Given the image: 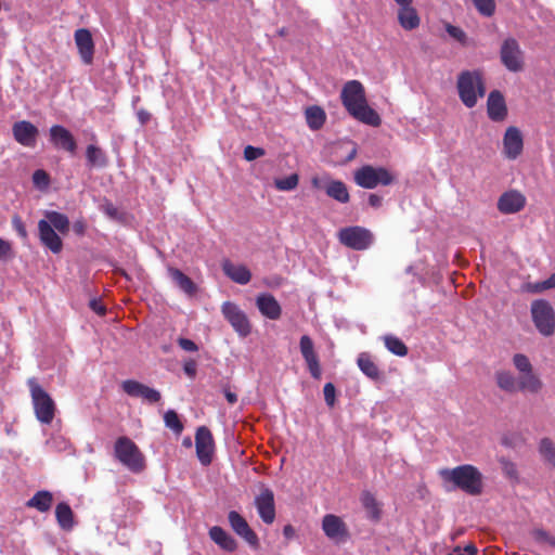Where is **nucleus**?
<instances>
[{
	"label": "nucleus",
	"instance_id": "338daca9",
	"mask_svg": "<svg viewBox=\"0 0 555 555\" xmlns=\"http://www.w3.org/2000/svg\"><path fill=\"white\" fill-rule=\"evenodd\" d=\"M311 183L317 189L322 188L321 180L318 177H313Z\"/></svg>",
	"mask_w": 555,
	"mask_h": 555
},
{
	"label": "nucleus",
	"instance_id": "f3484780",
	"mask_svg": "<svg viewBox=\"0 0 555 555\" xmlns=\"http://www.w3.org/2000/svg\"><path fill=\"white\" fill-rule=\"evenodd\" d=\"M74 39L82 63L91 65L94 57V41L91 31L87 28H78L74 34Z\"/></svg>",
	"mask_w": 555,
	"mask_h": 555
},
{
	"label": "nucleus",
	"instance_id": "2f4dec72",
	"mask_svg": "<svg viewBox=\"0 0 555 555\" xmlns=\"http://www.w3.org/2000/svg\"><path fill=\"white\" fill-rule=\"evenodd\" d=\"M357 364L361 372L373 380L380 378V371L372 357L367 352H361L358 356Z\"/></svg>",
	"mask_w": 555,
	"mask_h": 555
},
{
	"label": "nucleus",
	"instance_id": "f257e3e1",
	"mask_svg": "<svg viewBox=\"0 0 555 555\" xmlns=\"http://www.w3.org/2000/svg\"><path fill=\"white\" fill-rule=\"evenodd\" d=\"M340 99L347 112L357 120L378 127L382 118L378 113L369 106L363 85L359 80H349L343 87Z\"/></svg>",
	"mask_w": 555,
	"mask_h": 555
},
{
	"label": "nucleus",
	"instance_id": "c756f323",
	"mask_svg": "<svg viewBox=\"0 0 555 555\" xmlns=\"http://www.w3.org/2000/svg\"><path fill=\"white\" fill-rule=\"evenodd\" d=\"M168 274L175 284L186 295L193 296L197 292L196 284L180 269L169 267Z\"/></svg>",
	"mask_w": 555,
	"mask_h": 555
},
{
	"label": "nucleus",
	"instance_id": "f8f14e48",
	"mask_svg": "<svg viewBox=\"0 0 555 555\" xmlns=\"http://www.w3.org/2000/svg\"><path fill=\"white\" fill-rule=\"evenodd\" d=\"M195 448L201 464L208 466L212 461L215 441L211 431L206 426L197 428L195 434Z\"/></svg>",
	"mask_w": 555,
	"mask_h": 555
},
{
	"label": "nucleus",
	"instance_id": "bb28decb",
	"mask_svg": "<svg viewBox=\"0 0 555 555\" xmlns=\"http://www.w3.org/2000/svg\"><path fill=\"white\" fill-rule=\"evenodd\" d=\"M223 273L233 282L245 285L251 280V273L246 266L234 264L229 259L222 261Z\"/></svg>",
	"mask_w": 555,
	"mask_h": 555
},
{
	"label": "nucleus",
	"instance_id": "e2e57ef3",
	"mask_svg": "<svg viewBox=\"0 0 555 555\" xmlns=\"http://www.w3.org/2000/svg\"><path fill=\"white\" fill-rule=\"evenodd\" d=\"M283 534L285 538L291 539L295 534V529L292 525H286L283 528Z\"/></svg>",
	"mask_w": 555,
	"mask_h": 555
},
{
	"label": "nucleus",
	"instance_id": "09e8293b",
	"mask_svg": "<svg viewBox=\"0 0 555 555\" xmlns=\"http://www.w3.org/2000/svg\"><path fill=\"white\" fill-rule=\"evenodd\" d=\"M446 30L452 38L460 42H464L466 39V34L460 27L447 24Z\"/></svg>",
	"mask_w": 555,
	"mask_h": 555
},
{
	"label": "nucleus",
	"instance_id": "052dcab7",
	"mask_svg": "<svg viewBox=\"0 0 555 555\" xmlns=\"http://www.w3.org/2000/svg\"><path fill=\"white\" fill-rule=\"evenodd\" d=\"M137 115L141 125L146 124L151 118V114L145 109H140Z\"/></svg>",
	"mask_w": 555,
	"mask_h": 555
},
{
	"label": "nucleus",
	"instance_id": "774afa93",
	"mask_svg": "<svg viewBox=\"0 0 555 555\" xmlns=\"http://www.w3.org/2000/svg\"><path fill=\"white\" fill-rule=\"evenodd\" d=\"M452 552L454 555H466V554H464L463 550L459 546L455 547Z\"/></svg>",
	"mask_w": 555,
	"mask_h": 555
},
{
	"label": "nucleus",
	"instance_id": "5701e85b",
	"mask_svg": "<svg viewBox=\"0 0 555 555\" xmlns=\"http://www.w3.org/2000/svg\"><path fill=\"white\" fill-rule=\"evenodd\" d=\"M526 204V197L518 191L512 190L503 193L498 201V209L502 214H516Z\"/></svg>",
	"mask_w": 555,
	"mask_h": 555
},
{
	"label": "nucleus",
	"instance_id": "9d476101",
	"mask_svg": "<svg viewBox=\"0 0 555 555\" xmlns=\"http://www.w3.org/2000/svg\"><path fill=\"white\" fill-rule=\"evenodd\" d=\"M500 57L502 64L509 72L518 73L524 69V52L516 39L507 38L503 41L500 50Z\"/></svg>",
	"mask_w": 555,
	"mask_h": 555
},
{
	"label": "nucleus",
	"instance_id": "58836bf2",
	"mask_svg": "<svg viewBox=\"0 0 555 555\" xmlns=\"http://www.w3.org/2000/svg\"><path fill=\"white\" fill-rule=\"evenodd\" d=\"M384 343L386 348L393 354L398 357H404L408 354V347L405 344L393 335L384 336Z\"/></svg>",
	"mask_w": 555,
	"mask_h": 555
},
{
	"label": "nucleus",
	"instance_id": "13d9d810",
	"mask_svg": "<svg viewBox=\"0 0 555 555\" xmlns=\"http://www.w3.org/2000/svg\"><path fill=\"white\" fill-rule=\"evenodd\" d=\"M383 198L377 194H370L369 195V204L370 206L374 208H378L382 206Z\"/></svg>",
	"mask_w": 555,
	"mask_h": 555
},
{
	"label": "nucleus",
	"instance_id": "864d4df0",
	"mask_svg": "<svg viewBox=\"0 0 555 555\" xmlns=\"http://www.w3.org/2000/svg\"><path fill=\"white\" fill-rule=\"evenodd\" d=\"M503 472L511 478H517V468L515 464L509 461H503Z\"/></svg>",
	"mask_w": 555,
	"mask_h": 555
},
{
	"label": "nucleus",
	"instance_id": "6e6552de",
	"mask_svg": "<svg viewBox=\"0 0 555 555\" xmlns=\"http://www.w3.org/2000/svg\"><path fill=\"white\" fill-rule=\"evenodd\" d=\"M532 321L543 336H552L555 332V312L548 301L537 299L531 304Z\"/></svg>",
	"mask_w": 555,
	"mask_h": 555
},
{
	"label": "nucleus",
	"instance_id": "8fccbe9b",
	"mask_svg": "<svg viewBox=\"0 0 555 555\" xmlns=\"http://www.w3.org/2000/svg\"><path fill=\"white\" fill-rule=\"evenodd\" d=\"M12 225L14 228V230L16 231V233L22 237V238H26L27 237V231H26V227L22 220V218L17 215L13 216L12 218Z\"/></svg>",
	"mask_w": 555,
	"mask_h": 555
},
{
	"label": "nucleus",
	"instance_id": "72a5a7b5",
	"mask_svg": "<svg viewBox=\"0 0 555 555\" xmlns=\"http://www.w3.org/2000/svg\"><path fill=\"white\" fill-rule=\"evenodd\" d=\"M360 501L362 506L365 508L369 518L374 521H378L382 516V508L374 494L370 491H363L361 493Z\"/></svg>",
	"mask_w": 555,
	"mask_h": 555
},
{
	"label": "nucleus",
	"instance_id": "7ed1b4c3",
	"mask_svg": "<svg viewBox=\"0 0 555 555\" xmlns=\"http://www.w3.org/2000/svg\"><path fill=\"white\" fill-rule=\"evenodd\" d=\"M31 403L36 418L41 423L49 425L52 423L56 405L51 396L42 388L36 377L27 379Z\"/></svg>",
	"mask_w": 555,
	"mask_h": 555
},
{
	"label": "nucleus",
	"instance_id": "ddd939ff",
	"mask_svg": "<svg viewBox=\"0 0 555 555\" xmlns=\"http://www.w3.org/2000/svg\"><path fill=\"white\" fill-rule=\"evenodd\" d=\"M502 144L504 157L509 160L517 159L524 151V135L521 131L515 126L507 127Z\"/></svg>",
	"mask_w": 555,
	"mask_h": 555
},
{
	"label": "nucleus",
	"instance_id": "7c9ffc66",
	"mask_svg": "<svg viewBox=\"0 0 555 555\" xmlns=\"http://www.w3.org/2000/svg\"><path fill=\"white\" fill-rule=\"evenodd\" d=\"M52 503V493L48 490H40L36 492L34 496L26 502V506L29 508H36L40 513H46L51 508Z\"/></svg>",
	"mask_w": 555,
	"mask_h": 555
},
{
	"label": "nucleus",
	"instance_id": "1a4fd4ad",
	"mask_svg": "<svg viewBox=\"0 0 555 555\" xmlns=\"http://www.w3.org/2000/svg\"><path fill=\"white\" fill-rule=\"evenodd\" d=\"M513 364L520 373L521 388L528 389V392L532 395H537L543 389V382L539 375L533 372V366L526 354L515 353Z\"/></svg>",
	"mask_w": 555,
	"mask_h": 555
},
{
	"label": "nucleus",
	"instance_id": "c85d7f7f",
	"mask_svg": "<svg viewBox=\"0 0 555 555\" xmlns=\"http://www.w3.org/2000/svg\"><path fill=\"white\" fill-rule=\"evenodd\" d=\"M398 22L405 30H413L420 26L421 18L412 3L399 5Z\"/></svg>",
	"mask_w": 555,
	"mask_h": 555
},
{
	"label": "nucleus",
	"instance_id": "6e6d98bb",
	"mask_svg": "<svg viewBox=\"0 0 555 555\" xmlns=\"http://www.w3.org/2000/svg\"><path fill=\"white\" fill-rule=\"evenodd\" d=\"M532 535L538 542H545V543H547V541L551 537V534L543 529H534L532 532Z\"/></svg>",
	"mask_w": 555,
	"mask_h": 555
},
{
	"label": "nucleus",
	"instance_id": "2eb2a0df",
	"mask_svg": "<svg viewBox=\"0 0 555 555\" xmlns=\"http://www.w3.org/2000/svg\"><path fill=\"white\" fill-rule=\"evenodd\" d=\"M322 530L328 539L336 542L346 541L349 538L346 522L334 514L324 515L322 519Z\"/></svg>",
	"mask_w": 555,
	"mask_h": 555
},
{
	"label": "nucleus",
	"instance_id": "0eeeda50",
	"mask_svg": "<svg viewBox=\"0 0 555 555\" xmlns=\"http://www.w3.org/2000/svg\"><path fill=\"white\" fill-rule=\"evenodd\" d=\"M339 243L353 250H365L374 242L373 233L360 225H351L339 229L337 232Z\"/></svg>",
	"mask_w": 555,
	"mask_h": 555
},
{
	"label": "nucleus",
	"instance_id": "3c124183",
	"mask_svg": "<svg viewBox=\"0 0 555 555\" xmlns=\"http://www.w3.org/2000/svg\"><path fill=\"white\" fill-rule=\"evenodd\" d=\"M178 345L185 351H189V352H194V351H197L198 350V347L197 345L189 339V338H179L178 339Z\"/></svg>",
	"mask_w": 555,
	"mask_h": 555
},
{
	"label": "nucleus",
	"instance_id": "dca6fc26",
	"mask_svg": "<svg viewBox=\"0 0 555 555\" xmlns=\"http://www.w3.org/2000/svg\"><path fill=\"white\" fill-rule=\"evenodd\" d=\"M228 520L232 530L242 539H244L251 547H258L259 539L256 532L249 527L246 519L236 511L228 514Z\"/></svg>",
	"mask_w": 555,
	"mask_h": 555
},
{
	"label": "nucleus",
	"instance_id": "cd10ccee",
	"mask_svg": "<svg viewBox=\"0 0 555 555\" xmlns=\"http://www.w3.org/2000/svg\"><path fill=\"white\" fill-rule=\"evenodd\" d=\"M209 538L216 543L221 550L225 552H234L237 548L236 540L227 532L222 527L214 526L208 531Z\"/></svg>",
	"mask_w": 555,
	"mask_h": 555
},
{
	"label": "nucleus",
	"instance_id": "f704fd0d",
	"mask_svg": "<svg viewBox=\"0 0 555 555\" xmlns=\"http://www.w3.org/2000/svg\"><path fill=\"white\" fill-rule=\"evenodd\" d=\"M55 517L62 529L70 530L74 527V513L67 503L61 502L56 505Z\"/></svg>",
	"mask_w": 555,
	"mask_h": 555
},
{
	"label": "nucleus",
	"instance_id": "423d86ee",
	"mask_svg": "<svg viewBox=\"0 0 555 555\" xmlns=\"http://www.w3.org/2000/svg\"><path fill=\"white\" fill-rule=\"evenodd\" d=\"M354 182L363 189H375L378 185H390L395 182V176L384 167L362 166L353 173Z\"/></svg>",
	"mask_w": 555,
	"mask_h": 555
},
{
	"label": "nucleus",
	"instance_id": "37998d69",
	"mask_svg": "<svg viewBox=\"0 0 555 555\" xmlns=\"http://www.w3.org/2000/svg\"><path fill=\"white\" fill-rule=\"evenodd\" d=\"M164 421L166 426L172 429L176 434H180L183 430V424L181 423L176 411H167L164 415Z\"/></svg>",
	"mask_w": 555,
	"mask_h": 555
},
{
	"label": "nucleus",
	"instance_id": "603ef678",
	"mask_svg": "<svg viewBox=\"0 0 555 555\" xmlns=\"http://www.w3.org/2000/svg\"><path fill=\"white\" fill-rule=\"evenodd\" d=\"M184 373L190 377L194 378L197 372V363L195 360H188L183 364Z\"/></svg>",
	"mask_w": 555,
	"mask_h": 555
},
{
	"label": "nucleus",
	"instance_id": "e433bc0d",
	"mask_svg": "<svg viewBox=\"0 0 555 555\" xmlns=\"http://www.w3.org/2000/svg\"><path fill=\"white\" fill-rule=\"evenodd\" d=\"M44 216L51 227L60 233L66 234L69 231V220L66 215L54 210H48L44 212Z\"/></svg>",
	"mask_w": 555,
	"mask_h": 555
},
{
	"label": "nucleus",
	"instance_id": "b1692460",
	"mask_svg": "<svg viewBox=\"0 0 555 555\" xmlns=\"http://www.w3.org/2000/svg\"><path fill=\"white\" fill-rule=\"evenodd\" d=\"M50 140L59 149L75 153L77 143L74 135L65 127L54 125L50 128Z\"/></svg>",
	"mask_w": 555,
	"mask_h": 555
},
{
	"label": "nucleus",
	"instance_id": "39448f33",
	"mask_svg": "<svg viewBox=\"0 0 555 555\" xmlns=\"http://www.w3.org/2000/svg\"><path fill=\"white\" fill-rule=\"evenodd\" d=\"M115 457L132 473L145 468V457L139 447L128 437H119L114 444Z\"/></svg>",
	"mask_w": 555,
	"mask_h": 555
},
{
	"label": "nucleus",
	"instance_id": "c9c22d12",
	"mask_svg": "<svg viewBox=\"0 0 555 555\" xmlns=\"http://www.w3.org/2000/svg\"><path fill=\"white\" fill-rule=\"evenodd\" d=\"M86 157L90 167H106L108 158L104 151L96 145L90 144L86 150Z\"/></svg>",
	"mask_w": 555,
	"mask_h": 555
},
{
	"label": "nucleus",
	"instance_id": "4d7b16f0",
	"mask_svg": "<svg viewBox=\"0 0 555 555\" xmlns=\"http://www.w3.org/2000/svg\"><path fill=\"white\" fill-rule=\"evenodd\" d=\"M223 395L230 404H234L237 402L236 393L233 392L229 386L223 387Z\"/></svg>",
	"mask_w": 555,
	"mask_h": 555
},
{
	"label": "nucleus",
	"instance_id": "a878e982",
	"mask_svg": "<svg viewBox=\"0 0 555 555\" xmlns=\"http://www.w3.org/2000/svg\"><path fill=\"white\" fill-rule=\"evenodd\" d=\"M257 308L260 313L270 320L281 318L282 308L278 300L271 294H260L256 299Z\"/></svg>",
	"mask_w": 555,
	"mask_h": 555
},
{
	"label": "nucleus",
	"instance_id": "9b49d317",
	"mask_svg": "<svg viewBox=\"0 0 555 555\" xmlns=\"http://www.w3.org/2000/svg\"><path fill=\"white\" fill-rule=\"evenodd\" d=\"M221 312L240 336L246 337L250 334V323L246 314L235 304L231 301L223 302Z\"/></svg>",
	"mask_w": 555,
	"mask_h": 555
},
{
	"label": "nucleus",
	"instance_id": "69168bd1",
	"mask_svg": "<svg viewBox=\"0 0 555 555\" xmlns=\"http://www.w3.org/2000/svg\"><path fill=\"white\" fill-rule=\"evenodd\" d=\"M546 287H550V288L555 287V273H554V274H552V275L546 280Z\"/></svg>",
	"mask_w": 555,
	"mask_h": 555
},
{
	"label": "nucleus",
	"instance_id": "a18cd8bd",
	"mask_svg": "<svg viewBox=\"0 0 555 555\" xmlns=\"http://www.w3.org/2000/svg\"><path fill=\"white\" fill-rule=\"evenodd\" d=\"M324 400L330 408L335 405L336 401V388L334 384L326 383L323 387Z\"/></svg>",
	"mask_w": 555,
	"mask_h": 555
},
{
	"label": "nucleus",
	"instance_id": "5fc2aeb1",
	"mask_svg": "<svg viewBox=\"0 0 555 555\" xmlns=\"http://www.w3.org/2000/svg\"><path fill=\"white\" fill-rule=\"evenodd\" d=\"M90 308L99 315H104L106 313L105 306L98 299H92L89 302Z\"/></svg>",
	"mask_w": 555,
	"mask_h": 555
},
{
	"label": "nucleus",
	"instance_id": "680f3d73",
	"mask_svg": "<svg viewBox=\"0 0 555 555\" xmlns=\"http://www.w3.org/2000/svg\"><path fill=\"white\" fill-rule=\"evenodd\" d=\"M85 230H86V225L82 221H77L74 223V231L77 234L82 235L85 233Z\"/></svg>",
	"mask_w": 555,
	"mask_h": 555
},
{
	"label": "nucleus",
	"instance_id": "f03ea898",
	"mask_svg": "<svg viewBox=\"0 0 555 555\" xmlns=\"http://www.w3.org/2000/svg\"><path fill=\"white\" fill-rule=\"evenodd\" d=\"M439 476L446 483H452L469 495H480L483 490V476L480 470L470 464H464L454 468H442Z\"/></svg>",
	"mask_w": 555,
	"mask_h": 555
},
{
	"label": "nucleus",
	"instance_id": "ea45409f",
	"mask_svg": "<svg viewBox=\"0 0 555 555\" xmlns=\"http://www.w3.org/2000/svg\"><path fill=\"white\" fill-rule=\"evenodd\" d=\"M539 451L543 460L555 467V446L550 438H543L540 441Z\"/></svg>",
	"mask_w": 555,
	"mask_h": 555
},
{
	"label": "nucleus",
	"instance_id": "0e129e2a",
	"mask_svg": "<svg viewBox=\"0 0 555 555\" xmlns=\"http://www.w3.org/2000/svg\"><path fill=\"white\" fill-rule=\"evenodd\" d=\"M462 550L466 555H475L477 553V547L474 544H468Z\"/></svg>",
	"mask_w": 555,
	"mask_h": 555
},
{
	"label": "nucleus",
	"instance_id": "393cba45",
	"mask_svg": "<svg viewBox=\"0 0 555 555\" xmlns=\"http://www.w3.org/2000/svg\"><path fill=\"white\" fill-rule=\"evenodd\" d=\"M496 386L504 392L516 393L528 392V389L521 388V378L516 377L513 372L508 370H498L494 373Z\"/></svg>",
	"mask_w": 555,
	"mask_h": 555
},
{
	"label": "nucleus",
	"instance_id": "49530a36",
	"mask_svg": "<svg viewBox=\"0 0 555 555\" xmlns=\"http://www.w3.org/2000/svg\"><path fill=\"white\" fill-rule=\"evenodd\" d=\"M14 257L12 244L0 237V260L7 261Z\"/></svg>",
	"mask_w": 555,
	"mask_h": 555
},
{
	"label": "nucleus",
	"instance_id": "c03bdc74",
	"mask_svg": "<svg viewBox=\"0 0 555 555\" xmlns=\"http://www.w3.org/2000/svg\"><path fill=\"white\" fill-rule=\"evenodd\" d=\"M33 182L34 184L39 189H46L48 188L50 183V177L47 171L43 169H37L33 173Z\"/></svg>",
	"mask_w": 555,
	"mask_h": 555
},
{
	"label": "nucleus",
	"instance_id": "412c9836",
	"mask_svg": "<svg viewBox=\"0 0 555 555\" xmlns=\"http://www.w3.org/2000/svg\"><path fill=\"white\" fill-rule=\"evenodd\" d=\"M13 137L21 145L26 147H34L37 142L38 128L30 121L21 120L12 127Z\"/></svg>",
	"mask_w": 555,
	"mask_h": 555
},
{
	"label": "nucleus",
	"instance_id": "a211bd4d",
	"mask_svg": "<svg viewBox=\"0 0 555 555\" xmlns=\"http://www.w3.org/2000/svg\"><path fill=\"white\" fill-rule=\"evenodd\" d=\"M299 347L311 376L315 379H320L322 375V370L319 357L314 351L313 340L308 335H304L300 338Z\"/></svg>",
	"mask_w": 555,
	"mask_h": 555
},
{
	"label": "nucleus",
	"instance_id": "20e7f679",
	"mask_svg": "<svg viewBox=\"0 0 555 555\" xmlns=\"http://www.w3.org/2000/svg\"><path fill=\"white\" fill-rule=\"evenodd\" d=\"M457 91L463 104L468 108L474 107L478 98L486 93L481 74L478 70L462 72L457 77Z\"/></svg>",
	"mask_w": 555,
	"mask_h": 555
},
{
	"label": "nucleus",
	"instance_id": "473e14b6",
	"mask_svg": "<svg viewBox=\"0 0 555 555\" xmlns=\"http://www.w3.org/2000/svg\"><path fill=\"white\" fill-rule=\"evenodd\" d=\"M325 192L331 198L346 204L350 199V195L346 184L339 180H332L325 186Z\"/></svg>",
	"mask_w": 555,
	"mask_h": 555
},
{
	"label": "nucleus",
	"instance_id": "aec40b11",
	"mask_svg": "<svg viewBox=\"0 0 555 555\" xmlns=\"http://www.w3.org/2000/svg\"><path fill=\"white\" fill-rule=\"evenodd\" d=\"M38 233L41 244L53 254H60L63 249V241L46 219L38 222Z\"/></svg>",
	"mask_w": 555,
	"mask_h": 555
},
{
	"label": "nucleus",
	"instance_id": "6ab92c4d",
	"mask_svg": "<svg viewBox=\"0 0 555 555\" xmlns=\"http://www.w3.org/2000/svg\"><path fill=\"white\" fill-rule=\"evenodd\" d=\"M121 388L128 396L143 398L149 403H156L160 400L159 391L134 379L124 380Z\"/></svg>",
	"mask_w": 555,
	"mask_h": 555
},
{
	"label": "nucleus",
	"instance_id": "4468645a",
	"mask_svg": "<svg viewBox=\"0 0 555 555\" xmlns=\"http://www.w3.org/2000/svg\"><path fill=\"white\" fill-rule=\"evenodd\" d=\"M254 503L261 520L267 525H271L275 520L273 491L267 487H262L260 493L256 495Z\"/></svg>",
	"mask_w": 555,
	"mask_h": 555
},
{
	"label": "nucleus",
	"instance_id": "4be33fe9",
	"mask_svg": "<svg viewBox=\"0 0 555 555\" xmlns=\"http://www.w3.org/2000/svg\"><path fill=\"white\" fill-rule=\"evenodd\" d=\"M487 113L488 117L495 122L503 121L507 117L505 99L499 90H493L489 93Z\"/></svg>",
	"mask_w": 555,
	"mask_h": 555
},
{
	"label": "nucleus",
	"instance_id": "bf43d9fd",
	"mask_svg": "<svg viewBox=\"0 0 555 555\" xmlns=\"http://www.w3.org/2000/svg\"><path fill=\"white\" fill-rule=\"evenodd\" d=\"M550 287H546V280L543 282L535 283L530 286V291L533 293H541L545 289H548Z\"/></svg>",
	"mask_w": 555,
	"mask_h": 555
},
{
	"label": "nucleus",
	"instance_id": "79ce46f5",
	"mask_svg": "<svg viewBox=\"0 0 555 555\" xmlns=\"http://www.w3.org/2000/svg\"><path fill=\"white\" fill-rule=\"evenodd\" d=\"M478 13L491 17L495 12V0H472Z\"/></svg>",
	"mask_w": 555,
	"mask_h": 555
},
{
	"label": "nucleus",
	"instance_id": "de8ad7c7",
	"mask_svg": "<svg viewBox=\"0 0 555 555\" xmlns=\"http://www.w3.org/2000/svg\"><path fill=\"white\" fill-rule=\"evenodd\" d=\"M266 154V151L262 147H256L253 145H247L244 149V158L248 162L255 160Z\"/></svg>",
	"mask_w": 555,
	"mask_h": 555
},
{
	"label": "nucleus",
	"instance_id": "a19ab883",
	"mask_svg": "<svg viewBox=\"0 0 555 555\" xmlns=\"http://www.w3.org/2000/svg\"><path fill=\"white\" fill-rule=\"evenodd\" d=\"M299 183V176L297 173H292L283 179H275L274 186L279 191H292L297 188Z\"/></svg>",
	"mask_w": 555,
	"mask_h": 555
},
{
	"label": "nucleus",
	"instance_id": "4c0bfd02",
	"mask_svg": "<svg viewBox=\"0 0 555 555\" xmlns=\"http://www.w3.org/2000/svg\"><path fill=\"white\" fill-rule=\"evenodd\" d=\"M325 119V112L320 106H310L306 109V120L311 130L321 129Z\"/></svg>",
	"mask_w": 555,
	"mask_h": 555
}]
</instances>
